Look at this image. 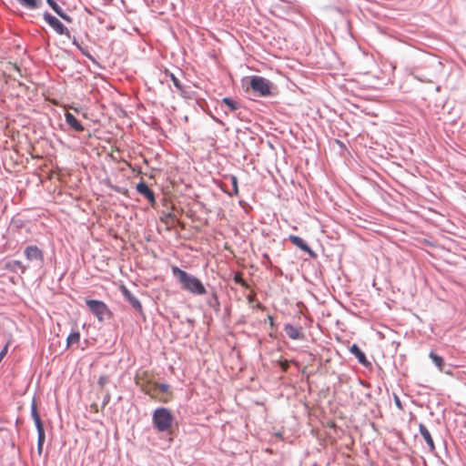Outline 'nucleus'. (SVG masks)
Segmentation results:
<instances>
[{
    "label": "nucleus",
    "instance_id": "f257e3e1",
    "mask_svg": "<svg viewBox=\"0 0 466 466\" xmlns=\"http://www.w3.org/2000/svg\"><path fill=\"white\" fill-rule=\"evenodd\" d=\"M135 381L145 394L155 400L167 403L172 399L169 385L147 380V372L137 373Z\"/></svg>",
    "mask_w": 466,
    "mask_h": 466
},
{
    "label": "nucleus",
    "instance_id": "f03ea898",
    "mask_svg": "<svg viewBox=\"0 0 466 466\" xmlns=\"http://www.w3.org/2000/svg\"><path fill=\"white\" fill-rule=\"evenodd\" d=\"M171 270L184 289L196 295H204L207 293L206 288L198 278L189 275L177 266H172Z\"/></svg>",
    "mask_w": 466,
    "mask_h": 466
},
{
    "label": "nucleus",
    "instance_id": "7ed1b4c3",
    "mask_svg": "<svg viewBox=\"0 0 466 466\" xmlns=\"http://www.w3.org/2000/svg\"><path fill=\"white\" fill-rule=\"evenodd\" d=\"M152 421L158 431H167L172 426L173 416L169 410L158 408L153 413Z\"/></svg>",
    "mask_w": 466,
    "mask_h": 466
},
{
    "label": "nucleus",
    "instance_id": "20e7f679",
    "mask_svg": "<svg viewBox=\"0 0 466 466\" xmlns=\"http://www.w3.org/2000/svg\"><path fill=\"white\" fill-rule=\"evenodd\" d=\"M86 304L99 321H103L105 317H110L112 315L110 309L104 301L86 299Z\"/></svg>",
    "mask_w": 466,
    "mask_h": 466
},
{
    "label": "nucleus",
    "instance_id": "39448f33",
    "mask_svg": "<svg viewBox=\"0 0 466 466\" xmlns=\"http://www.w3.org/2000/svg\"><path fill=\"white\" fill-rule=\"evenodd\" d=\"M250 87L253 91L259 94L261 96H268L271 95V83L259 76H253L250 78Z\"/></svg>",
    "mask_w": 466,
    "mask_h": 466
},
{
    "label": "nucleus",
    "instance_id": "423d86ee",
    "mask_svg": "<svg viewBox=\"0 0 466 466\" xmlns=\"http://www.w3.org/2000/svg\"><path fill=\"white\" fill-rule=\"evenodd\" d=\"M31 415H32V418H33V420L35 421V427H36V430H37V433H38L37 447H38L39 451H42V447H43L44 442H45L46 434H45V430H44L43 422L41 420V418H40V415H39V413L37 411V408H36L35 404H33L32 407H31Z\"/></svg>",
    "mask_w": 466,
    "mask_h": 466
},
{
    "label": "nucleus",
    "instance_id": "0eeeda50",
    "mask_svg": "<svg viewBox=\"0 0 466 466\" xmlns=\"http://www.w3.org/2000/svg\"><path fill=\"white\" fill-rule=\"evenodd\" d=\"M44 19L57 34L70 37L69 30L56 16L45 13Z\"/></svg>",
    "mask_w": 466,
    "mask_h": 466
},
{
    "label": "nucleus",
    "instance_id": "6e6552de",
    "mask_svg": "<svg viewBox=\"0 0 466 466\" xmlns=\"http://www.w3.org/2000/svg\"><path fill=\"white\" fill-rule=\"evenodd\" d=\"M25 256L29 261H35L38 265H42L44 261L43 252L36 246H28L25 249Z\"/></svg>",
    "mask_w": 466,
    "mask_h": 466
},
{
    "label": "nucleus",
    "instance_id": "1a4fd4ad",
    "mask_svg": "<svg viewBox=\"0 0 466 466\" xmlns=\"http://www.w3.org/2000/svg\"><path fill=\"white\" fill-rule=\"evenodd\" d=\"M119 289L122 293V295L124 296V298L130 303V305L137 309V310H141L142 309V305L140 303V301L131 294V292L128 290V289L125 286V285H121L119 287Z\"/></svg>",
    "mask_w": 466,
    "mask_h": 466
},
{
    "label": "nucleus",
    "instance_id": "9d476101",
    "mask_svg": "<svg viewBox=\"0 0 466 466\" xmlns=\"http://www.w3.org/2000/svg\"><path fill=\"white\" fill-rule=\"evenodd\" d=\"M137 190L138 193L143 195L150 203H155V195L154 192L148 187V186L144 183L140 182L137 185Z\"/></svg>",
    "mask_w": 466,
    "mask_h": 466
},
{
    "label": "nucleus",
    "instance_id": "9b49d317",
    "mask_svg": "<svg viewBox=\"0 0 466 466\" xmlns=\"http://www.w3.org/2000/svg\"><path fill=\"white\" fill-rule=\"evenodd\" d=\"M66 122L70 127L77 132H83L85 129L83 125L74 116L73 114L69 112L66 113Z\"/></svg>",
    "mask_w": 466,
    "mask_h": 466
},
{
    "label": "nucleus",
    "instance_id": "f8f14e48",
    "mask_svg": "<svg viewBox=\"0 0 466 466\" xmlns=\"http://www.w3.org/2000/svg\"><path fill=\"white\" fill-rule=\"evenodd\" d=\"M289 240L291 241V243L293 245H295L296 247H298L301 250L306 251V252H308L309 254L312 253L311 248H309V246L301 238H299L298 236H295V235H290L289 237Z\"/></svg>",
    "mask_w": 466,
    "mask_h": 466
},
{
    "label": "nucleus",
    "instance_id": "ddd939ff",
    "mask_svg": "<svg viewBox=\"0 0 466 466\" xmlns=\"http://www.w3.org/2000/svg\"><path fill=\"white\" fill-rule=\"evenodd\" d=\"M284 330L291 339H300L303 338L301 331L291 324H286L284 326Z\"/></svg>",
    "mask_w": 466,
    "mask_h": 466
},
{
    "label": "nucleus",
    "instance_id": "4468645a",
    "mask_svg": "<svg viewBox=\"0 0 466 466\" xmlns=\"http://www.w3.org/2000/svg\"><path fill=\"white\" fill-rule=\"evenodd\" d=\"M350 351L358 359L359 362L367 366L369 361L365 356V354L360 350L357 344H353L350 348Z\"/></svg>",
    "mask_w": 466,
    "mask_h": 466
},
{
    "label": "nucleus",
    "instance_id": "2eb2a0df",
    "mask_svg": "<svg viewBox=\"0 0 466 466\" xmlns=\"http://www.w3.org/2000/svg\"><path fill=\"white\" fill-rule=\"evenodd\" d=\"M49 6L65 21L71 22L72 19L69 15L64 13L63 9L56 4L55 0H46Z\"/></svg>",
    "mask_w": 466,
    "mask_h": 466
},
{
    "label": "nucleus",
    "instance_id": "dca6fc26",
    "mask_svg": "<svg viewBox=\"0 0 466 466\" xmlns=\"http://www.w3.org/2000/svg\"><path fill=\"white\" fill-rule=\"evenodd\" d=\"M419 430H420V432L421 436L423 437L424 441L429 445L430 450L433 451L435 449L434 441H433L431 435L430 431H428V429L423 424H420Z\"/></svg>",
    "mask_w": 466,
    "mask_h": 466
},
{
    "label": "nucleus",
    "instance_id": "f3484780",
    "mask_svg": "<svg viewBox=\"0 0 466 466\" xmlns=\"http://www.w3.org/2000/svg\"><path fill=\"white\" fill-rule=\"evenodd\" d=\"M22 6L34 10L37 9L42 3V0H16Z\"/></svg>",
    "mask_w": 466,
    "mask_h": 466
},
{
    "label": "nucleus",
    "instance_id": "a211bd4d",
    "mask_svg": "<svg viewBox=\"0 0 466 466\" xmlns=\"http://www.w3.org/2000/svg\"><path fill=\"white\" fill-rule=\"evenodd\" d=\"M80 332L79 331H73L69 334V336L66 339V347L69 348L72 345L78 344L80 341Z\"/></svg>",
    "mask_w": 466,
    "mask_h": 466
},
{
    "label": "nucleus",
    "instance_id": "6ab92c4d",
    "mask_svg": "<svg viewBox=\"0 0 466 466\" xmlns=\"http://www.w3.org/2000/svg\"><path fill=\"white\" fill-rule=\"evenodd\" d=\"M429 357L431 359L433 363L438 367V369L441 371H442L443 367H444V360H443V359L441 356H439L438 354H436L435 352H433V351L430 352Z\"/></svg>",
    "mask_w": 466,
    "mask_h": 466
},
{
    "label": "nucleus",
    "instance_id": "aec40b11",
    "mask_svg": "<svg viewBox=\"0 0 466 466\" xmlns=\"http://www.w3.org/2000/svg\"><path fill=\"white\" fill-rule=\"evenodd\" d=\"M222 103L225 104L228 106V110L231 112L238 108V103L229 97L223 98Z\"/></svg>",
    "mask_w": 466,
    "mask_h": 466
},
{
    "label": "nucleus",
    "instance_id": "412c9836",
    "mask_svg": "<svg viewBox=\"0 0 466 466\" xmlns=\"http://www.w3.org/2000/svg\"><path fill=\"white\" fill-rule=\"evenodd\" d=\"M170 77H171V80H172L174 86L177 87V89L181 94H184L185 93V89H184L183 86L181 85L179 79L177 77H176L173 74H170Z\"/></svg>",
    "mask_w": 466,
    "mask_h": 466
},
{
    "label": "nucleus",
    "instance_id": "4be33fe9",
    "mask_svg": "<svg viewBox=\"0 0 466 466\" xmlns=\"http://www.w3.org/2000/svg\"><path fill=\"white\" fill-rule=\"evenodd\" d=\"M230 181H231V185H232V190H233V194L235 196H238V178L236 176H230Z\"/></svg>",
    "mask_w": 466,
    "mask_h": 466
},
{
    "label": "nucleus",
    "instance_id": "5701e85b",
    "mask_svg": "<svg viewBox=\"0 0 466 466\" xmlns=\"http://www.w3.org/2000/svg\"><path fill=\"white\" fill-rule=\"evenodd\" d=\"M97 382H98L100 387H104L108 382V377L107 376H101Z\"/></svg>",
    "mask_w": 466,
    "mask_h": 466
},
{
    "label": "nucleus",
    "instance_id": "b1692460",
    "mask_svg": "<svg viewBox=\"0 0 466 466\" xmlns=\"http://www.w3.org/2000/svg\"><path fill=\"white\" fill-rule=\"evenodd\" d=\"M234 280H235L236 283H239L242 286H246L245 280L238 274L235 276Z\"/></svg>",
    "mask_w": 466,
    "mask_h": 466
},
{
    "label": "nucleus",
    "instance_id": "393cba45",
    "mask_svg": "<svg viewBox=\"0 0 466 466\" xmlns=\"http://www.w3.org/2000/svg\"><path fill=\"white\" fill-rule=\"evenodd\" d=\"M279 365L282 369L283 371H287V370L289 369V361L288 360H281L279 362Z\"/></svg>",
    "mask_w": 466,
    "mask_h": 466
},
{
    "label": "nucleus",
    "instance_id": "a878e982",
    "mask_svg": "<svg viewBox=\"0 0 466 466\" xmlns=\"http://www.w3.org/2000/svg\"><path fill=\"white\" fill-rule=\"evenodd\" d=\"M14 265L19 268L22 270V272H25V267L22 264L21 261L15 260L14 261Z\"/></svg>",
    "mask_w": 466,
    "mask_h": 466
},
{
    "label": "nucleus",
    "instance_id": "bb28decb",
    "mask_svg": "<svg viewBox=\"0 0 466 466\" xmlns=\"http://www.w3.org/2000/svg\"><path fill=\"white\" fill-rule=\"evenodd\" d=\"M109 400H110V395L107 393L104 399L103 406H106L109 402Z\"/></svg>",
    "mask_w": 466,
    "mask_h": 466
},
{
    "label": "nucleus",
    "instance_id": "cd10ccee",
    "mask_svg": "<svg viewBox=\"0 0 466 466\" xmlns=\"http://www.w3.org/2000/svg\"><path fill=\"white\" fill-rule=\"evenodd\" d=\"M90 409H91V410H92V411H94V412H98V406H97V404H96V403L92 404V405L90 406Z\"/></svg>",
    "mask_w": 466,
    "mask_h": 466
},
{
    "label": "nucleus",
    "instance_id": "c85d7f7f",
    "mask_svg": "<svg viewBox=\"0 0 466 466\" xmlns=\"http://www.w3.org/2000/svg\"><path fill=\"white\" fill-rule=\"evenodd\" d=\"M395 401H396L397 406L400 408L401 407L400 406V401L398 397L395 398Z\"/></svg>",
    "mask_w": 466,
    "mask_h": 466
}]
</instances>
